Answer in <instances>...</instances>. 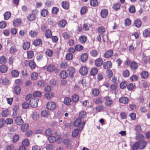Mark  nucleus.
Instances as JSON below:
<instances>
[{"mask_svg":"<svg viewBox=\"0 0 150 150\" xmlns=\"http://www.w3.org/2000/svg\"><path fill=\"white\" fill-rule=\"evenodd\" d=\"M112 63L111 61H107L104 62L103 64V67L104 69H110L112 66Z\"/></svg>","mask_w":150,"mask_h":150,"instance_id":"423d86ee","label":"nucleus"},{"mask_svg":"<svg viewBox=\"0 0 150 150\" xmlns=\"http://www.w3.org/2000/svg\"><path fill=\"white\" fill-rule=\"evenodd\" d=\"M47 70L49 72H54L55 73H57L59 71V70L57 69L55 65L52 64H50L47 66Z\"/></svg>","mask_w":150,"mask_h":150,"instance_id":"7ed1b4c3","label":"nucleus"},{"mask_svg":"<svg viewBox=\"0 0 150 150\" xmlns=\"http://www.w3.org/2000/svg\"><path fill=\"white\" fill-rule=\"evenodd\" d=\"M105 102V105L106 106L111 107L113 104V101L112 98L108 96H105L104 98Z\"/></svg>","mask_w":150,"mask_h":150,"instance_id":"f03ea898","label":"nucleus"},{"mask_svg":"<svg viewBox=\"0 0 150 150\" xmlns=\"http://www.w3.org/2000/svg\"><path fill=\"white\" fill-rule=\"evenodd\" d=\"M68 72L69 75L71 76H73L75 72V69L73 67H70L68 69Z\"/></svg>","mask_w":150,"mask_h":150,"instance_id":"4c0bfd02","label":"nucleus"},{"mask_svg":"<svg viewBox=\"0 0 150 150\" xmlns=\"http://www.w3.org/2000/svg\"><path fill=\"white\" fill-rule=\"evenodd\" d=\"M80 73L82 75H85L88 73V69L85 66H82L79 69Z\"/></svg>","mask_w":150,"mask_h":150,"instance_id":"1a4fd4ad","label":"nucleus"},{"mask_svg":"<svg viewBox=\"0 0 150 150\" xmlns=\"http://www.w3.org/2000/svg\"><path fill=\"white\" fill-rule=\"evenodd\" d=\"M45 54L48 57H51L53 55V52L52 50L50 49H48L46 51Z\"/></svg>","mask_w":150,"mask_h":150,"instance_id":"b1692460","label":"nucleus"},{"mask_svg":"<svg viewBox=\"0 0 150 150\" xmlns=\"http://www.w3.org/2000/svg\"><path fill=\"white\" fill-rule=\"evenodd\" d=\"M69 3L67 1H63L62 3V7L65 9H67L69 8Z\"/></svg>","mask_w":150,"mask_h":150,"instance_id":"37998d69","label":"nucleus"},{"mask_svg":"<svg viewBox=\"0 0 150 150\" xmlns=\"http://www.w3.org/2000/svg\"><path fill=\"white\" fill-rule=\"evenodd\" d=\"M28 127L29 126L28 124H24L21 125V129L23 132H24L27 131L28 128Z\"/></svg>","mask_w":150,"mask_h":150,"instance_id":"864d4df0","label":"nucleus"},{"mask_svg":"<svg viewBox=\"0 0 150 150\" xmlns=\"http://www.w3.org/2000/svg\"><path fill=\"white\" fill-rule=\"evenodd\" d=\"M48 13V11L47 9H43L41 11V14L42 16L45 17L47 15Z\"/></svg>","mask_w":150,"mask_h":150,"instance_id":"8fccbe9b","label":"nucleus"},{"mask_svg":"<svg viewBox=\"0 0 150 150\" xmlns=\"http://www.w3.org/2000/svg\"><path fill=\"white\" fill-rule=\"evenodd\" d=\"M131 21L129 18L126 19L124 21V24L125 26L130 25L131 24Z\"/></svg>","mask_w":150,"mask_h":150,"instance_id":"5fc2aeb1","label":"nucleus"},{"mask_svg":"<svg viewBox=\"0 0 150 150\" xmlns=\"http://www.w3.org/2000/svg\"><path fill=\"white\" fill-rule=\"evenodd\" d=\"M122 75L123 76L124 78L128 77L129 76L130 72L128 69H126L123 71Z\"/></svg>","mask_w":150,"mask_h":150,"instance_id":"c9c22d12","label":"nucleus"},{"mask_svg":"<svg viewBox=\"0 0 150 150\" xmlns=\"http://www.w3.org/2000/svg\"><path fill=\"white\" fill-rule=\"evenodd\" d=\"M99 93L100 91L98 89L94 88L92 91V94L95 97L98 96Z\"/></svg>","mask_w":150,"mask_h":150,"instance_id":"a878e982","label":"nucleus"},{"mask_svg":"<svg viewBox=\"0 0 150 150\" xmlns=\"http://www.w3.org/2000/svg\"><path fill=\"white\" fill-rule=\"evenodd\" d=\"M4 19L5 20L9 19L11 16V13L9 11H6L4 14Z\"/></svg>","mask_w":150,"mask_h":150,"instance_id":"cd10ccee","label":"nucleus"},{"mask_svg":"<svg viewBox=\"0 0 150 150\" xmlns=\"http://www.w3.org/2000/svg\"><path fill=\"white\" fill-rule=\"evenodd\" d=\"M15 122L18 125H21L23 123V121L20 116L17 117L16 118Z\"/></svg>","mask_w":150,"mask_h":150,"instance_id":"f3484780","label":"nucleus"},{"mask_svg":"<svg viewBox=\"0 0 150 150\" xmlns=\"http://www.w3.org/2000/svg\"><path fill=\"white\" fill-rule=\"evenodd\" d=\"M8 70V67L5 65H2L0 66V71L2 73L6 72Z\"/></svg>","mask_w":150,"mask_h":150,"instance_id":"e433bc0d","label":"nucleus"},{"mask_svg":"<svg viewBox=\"0 0 150 150\" xmlns=\"http://www.w3.org/2000/svg\"><path fill=\"white\" fill-rule=\"evenodd\" d=\"M14 91L16 94L19 95L21 92L20 87L18 86H15L14 88Z\"/></svg>","mask_w":150,"mask_h":150,"instance_id":"de8ad7c7","label":"nucleus"},{"mask_svg":"<svg viewBox=\"0 0 150 150\" xmlns=\"http://www.w3.org/2000/svg\"><path fill=\"white\" fill-rule=\"evenodd\" d=\"M121 5L119 3H116L113 4L112 8L115 11H117L120 7Z\"/></svg>","mask_w":150,"mask_h":150,"instance_id":"ea45409f","label":"nucleus"},{"mask_svg":"<svg viewBox=\"0 0 150 150\" xmlns=\"http://www.w3.org/2000/svg\"><path fill=\"white\" fill-rule=\"evenodd\" d=\"M73 58V55L72 54L68 53L66 55L65 58L68 61L71 60Z\"/></svg>","mask_w":150,"mask_h":150,"instance_id":"052dcab7","label":"nucleus"},{"mask_svg":"<svg viewBox=\"0 0 150 150\" xmlns=\"http://www.w3.org/2000/svg\"><path fill=\"white\" fill-rule=\"evenodd\" d=\"M106 76L109 78H110L113 76L112 71L110 69H107L106 71Z\"/></svg>","mask_w":150,"mask_h":150,"instance_id":"72a5a7b5","label":"nucleus"},{"mask_svg":"<svg viewBox=\"0 0 150 150\" xmlns=\"http://www.w3.org/2000/svg\"><path fill=\"white\" fill-rule=\"evenodd\" d=\"M36 66V64L33 60H31L29 62V66L31 69H33L35 68Z\"/></svg>","mask_w":150,"mask_h":150,"instance_id":"79ce46f5","label":"nucleus"},{"mask_svg":"<svg viewBox=\"0 0 150 150\" xmlns=\"http://www.w3.org/2000/svg\"><path fill=\"white\" fill-rule=\"evenodd\" d=\"M29 34L31 37H35L38 34V31L37 30H31L29 31Z\"/></svg>","mask_w":150,"mask_h":150,"instance_id":"412c9836","label":"nucleus"},{"mask_svg":"<svg viewBox=\"0 0 150 150\" xmlns=\"http://www.w3.org/2000/svg\"><path fill=\"white\" fill-rule=\"evenodd\" d=\"M21 20L20 19L17 18L13 21V25L15 27H17L21 24Z\"/></svg>","mask_w":150,"mask_h":150,"instance_id":"c756f323","label":"nucleus"},{"mask_svg":"<svg viewBox=\"0 0 150 150\" xmlns=\"http://www.w3.org/2000/svg\"><path fill=\"white\" fill-rule=\"evenodd\" d=\"M45 96L47 99L50 100L53 97V95L52 93H46Z\"/></svg>","mask_w":150,"mask_h":150,"instance_id":"e2e57ef3","label":"nucleus"},{"mask_svg":"<svg viewBox=\"0 0 150 150\" xmlns=\"http://www.w3.org/2000/svg\"><path fill=\"white\" fill-rule=\"evenodd\" d=\"M119 101L120 103L126 104L129 102V99L126 97L122 96L119 98Z\"/></svg>","mask_w":150,"mask_h":150,"instance_id":"f8f14e48","label":"nucleus"},{"mask_svg":"<svg viewBox=\"0 0 150 150\" xmlns=\"http://www.w3.org/2000/svg\"><path fill=\"white\" fill-rule=\"evenodd\" d=\"M79 117L84 119L86 117V112L84 111H82L79 112Z\"/></svg>","mask_w":150,"mask_h":150,"instance_id":"603ef678","label":"nucleus"},{"mask_svg":"<svg viewBox=\"0 0 150 150\" xmlns=\"http://www.w3.org/2000/svg\"><path fill=\"white\" fill-rule=\"evenodd\" d=\"M103 61L101 58H97L95 61V65L97 67H100L103 64Z\"/></svg>","mask_w":150,"mask_h":150,"instance_id":"9d476101","label":"nucleus"},{"mask_svg":"<svg viewBox=\"0 0 150 150\" xmlns=\"http://www.w3.org/2000/svg\"><path fill=\"white\" fill-rule=\"evenodd\" d=\"M35 16L34 13H31L29 14L27 17L28 20L30 21H32L35 20Z\"/></svg>","mask_w":150,"mask_h":150,"instance_id":"09e8293b","label":"nucleus"},{"mask_svg":"<svg viewBox=\"0 0 150 150\" xmlns=\"http://www.w3.org/2000/svg\"><path fill=\"white\" fill-rule=\"evenodd\" d=\"M60 67L62 69H66L67 67H68L67 63L66 62H62L60 64Z\"/></svg>","mask_w":150,"mask_h":150,"instance_id":"338daca9","label":"nucleus"},{"mask_svg":"<svg viewBox=\"0 0 150 150\" xmlns=\"http://www.w3.org/2000/svg\"><path fill=\"white\" fill-rule=\"evenodd\" d=\"M11 74L14 77H18L19 75V72L16 70H13L11 71Z\"/></svg>","mask_w":150,"mask_h":150,"instance_id":"a18cd8bd","label":"nucleus"},{"mask_svg":"<svg viewBox=\"0 0 150 150\" xmlns=\"http://www.w3.org/2000/svg\"><path fill=\"white\" fill-rule=\"evenodd\" d=\"M71 99L73 102L76 103L79 101V96L77 94H74L72 96Z\"/></svg>","mask_w":150,"mask_h":150,"instance_id":"a19ab883","label":"nucleus"},{"mask_svg":"<svg viewBox=\"0 0 150 150\" xmlns=\"http://www.w3.org/2000/svg\"><path fill=\"white\" fill-rule=\"evenodd\" d=\"M38 76V75L37 73L34 72L31 74V78L32 79L35 80L37 79Z\"/></svg>","mask_w":150,"mask_h":150,"instance_id":"680f3d73","label":"nucleus"},{"mask_svg":"<svg viewBox=\"0 0 150 150\" xmlns=\"http://www.w3.org/2000/svg\"><path fill=\"white\" fill-rule=\"evenodd\" d=\"M23 47L24 50H28L30 47V43L29 42H24L23 44Z\"/></svg>","mask_w":150,"mask_h":150,"instance_id":"473e14b6","label":"nucleus"},{"mask_svg":"<svg viewBox=\"0 0 150 150\" xmlns=\"http://www.w3.org/2000/svg\"><path fill=\"white\" fill-rule=\"evenodd\" d=\"M67 73L65 70H62L61 71L59 74V76L60 78L63 79H65L67 76Z\"/></svg>","mask_w":150,"mask_h":150,"instance_id":"2eb2a0df","label":"nucleus"},{"mask_svg":"<svg viewBox=\"0 0 150 150\" xmlns=\"http://www.w3.org/2000/svg\"><path fill=\"white\" fill-rule=\"evenodd\" d=\"M67 22L65 19H63L59 21L57 25L59 27L61 28H64L67 24Z\"/></svg>","mask_w":150,"mask_h":150,"instance_id":"6e6552de","label":"nucleus"},{"mask_svg":"<svg viewBox=\"0 0 150 150\" xmlns=\"http://www.w3.org/2000/svg\"><path fill=\"white\" fill-rule=\"evenodd\" d=\"M103 102V99L101 97L97 98L95 101V103L97 105L102 104Z\"/></svg>","mask_w":150,"mask_h":150,"instance_id":"4d7b16f0","label":"nucleus"},{"mask_svg":"<svg viewBox=\"0 0 150 150\" xmlns=\"http://www.w3.org/2000/svg\"><path fill=\"white\" fill-rule=\"evenodd\" d=\"M143 35L144 37L146 38L150 36V30L149 28L144 30L143 32Z\"/></svg>","mask_w":150,"mask_h":150,"instance_id":"aec40b11","label":"nucleus"},{"mask_svg":"<svg viewBox=\"0 0 150 150\" xmlns=\"http://www.w3.org/2000/svg\"><path fill=\"white\" fill-rule=\"evenodd\" d=\"M139 64L135 61L131 62L130 65V68L133 71L136 70L138 67Z\"/></svg>","mask_w":150,"mask_h":150,"instance_id":"9b49d317","label":"nucleus"},{"mask_svg":"<svg viewBox=\"0 0 150 150\" xmlns=\"http://www.w3.org/2000/svg\"><path fill=\"white\" fill-rule=\"evenodd\" d=\"M83 47L82 45H77L75 47V50L78 51H80L83 50Z\"/></svg>","mask_w":150,"mask_h":150,"instance_id":"bf43d9fd","label":"nucleus"},{"mask_svg":"<svg viewBox=\"0 0 150 150\" xmlns=\"http://www.w3.org/2000/svg\"><path fill=\"white\" fill-rule=\"evenodd\" d=\"M98 72L97 69L96 67L93 68L90 71V75L93 76H95Z\"/></svg>","mask_w":150,"mask_h":150,"instance_id":"bb28decb","label":"nucleus"},{"mask_svg":"<svg viewBox=\"0 0 150 150\" xmlns=\"http://www.w3.org/2000/svg\"><path fill=\"white\" fill-rule=\"evenodd\" d=\"M144 138V136L143 134H137L136 136V138L138 141L142 140Z\"/></svg>","mask_w":150,"mask_h":150,"instance_id":"6e6d98bb","label":"nucleus"},{"mask_svg":"<svg viewBox=\"0 0 150 150\" xmlns=\"http://www.w3.org/2000/svg\"><path fill=\"white\" fill-rule=\"evenodd\" d=\"M71 99L69 97H66L64 98V103L65 105L67 106L70 105H71Z\"/></svg>","mask_w":150,"mask_h":150,"instance_id":"5701e85b","label":"nucleus"},{"mask_svg":"<svg viewBox=\"0 0 150 150\" xmlns=\"http://www.w3.org/2000/svg\"><path fill=\"white\" fill-rule=\"evenodd\" d=\"M7 62V59L6 57L2 55L0 57V64H5Z\"/></svg>","mask_w":150,"mask_h":150,"instance_id":"7c9ffc66","label":"nucleus"},{"mask_svg":"<svg viewBox=\"0 0 150 150\" xmlns=\"http://www.w3.org/2000/svg\"><path fill=\"white\" fill-rule=\"evenodd\" d=\"M90 5L93 6H96L98 5V2L97 0H90Z\"/></svg>","mask_w":150,"mask_h":150,"instance_id":"c03bdc74","label":"nucleus"},{"mask_svg":"<svg viewBox=\"0 0 150 150\" xmlns=\"http://www.w3.org/2000/svg\"><path fill=\"white\" fill-rule=\"evenodd\" d=\"M113 52L112 50H109L106 51L103 54V57L105 58H109L113 54Z\"/></svg>","mask_w":150,"mask_h":150,"instance_id":"0eeeda50","label":"nucleus"},{"mask_svg":"<svg viewBox=\"0 0 150 150\" xmlns=\"http://www.w3.org/2000/svg\"><path fill=\"white\" fill-rule=\"evenodd\" d=\"M79 133V130L78 129H74L72 132V135L73 137H77Z\"/></svg>","mask_w":150,"mask_h":150,"instance_id":"13d9d810","label":"nucleus"},{"mask_svg":"<svg viewBox=\"0 0 150 150\" xmlns=\"http://www.w3.org/2000/svg\"><path fill=\"white\" fill-rule=\"evenodd\" d=\"M140 76L142 78L145 79L147 78L149 75L148 73L146 71H143L140 73Z\"/></svg>","mask_w":150,"mask_h":150,"instance_id":"2f4dec72","label":"nucleus"},{"mask_svg":"<svg viewBox=\"0 0 150 150\" xmlns=\"http://www.w3.org/2000/svg\"><path fill=\"white\" fill-rule=\"evenodd\" d=\"M34 56V52L32 51H28L27 52V57L28 59L32 58Z\"/></svg>","mask_w":150,"mask_h":150,"instance_id":"49530a36","label":"nucleus"},{"mask_svg":"<svg viewBox=\"0 0 150 150\" xmlns=\"http://www.w3.org/2000/svg\"><path fill=\"white\" fill-rule=\"evenodd\" d=\"M46 107L49 110H54L56 107V104L55 103L52 101L48 102L46 105Z\"/></svg>","mask_w":150,"mask_h":150,"instance_id":"39448f33","label":"nucleus"},{"mask_svg":"<svg viewBox=\"0 0 150 150\" xmlns=\"http://www.w3.org/2000/svg\"><path fill=\"white\" fill-rule=\"evenodd\" d=\"M139 148L141 149L144 148L146 145V142L142 140L139 143Z\"/></svg>","mask_w":150,"mask_h":150,"instance_id":"c85d7f7f","label":"nucleus"},{"mask_svg":"<svg viewBox=\"0 0 150 150\" xmlns=\"http://www.w3.org/2000/svg\"><path fill=\"white\" fill-rule=\"evenodd\" d=\"M53 133L52 130L50 128L47 129L45 132V135L49 137L51 136Z\"/></svg>","mask_w":150,"mask_h":150,"instance_id":"3c124183","label":"nucleus"},{"mask_svg":"<svg viewBox=\"0 0 150 150\" xmlns=\"http://www.w3.org/2000/svg\"><path fill=\"white\" fill-rule=\"evenodd\" d=\"M108 14V11L107 9H103L100 12V14L101 17L103 18H106Z\"/></svg>","mask_w":150,"mask_h":150,"instance_id":"ddd939ff","label":"nucleus"},{"mask_svg":"<svg viewBox=\"0 0 150 150\" xmlns=\"http://www.w3.org/2000/svg\"><path fill=\"white\" fill-rule=\"evenodd\" d=\"M38 98H33L30 101V104L32 107L36 108L38 106Z\"/></svg>","mask_w":150,"mask_h":150,"instance_id":"20e7f679","label":"nucleus"},{"mask_svg":"<svg viewBox=\"0 0 150 150\" xmlns=\"http://www.w3.org/2000/svg\"><path fill=\"white\" fill-rule=\"evenodd\" d=\"M90 54L91 57H96L98 55V52L96 50L92 49L90 51Z\"/></svg>","mask_w":150,"mask_h":150,"instance_id":"4468645a","label":"nucleus"},{"mask_svg":"<svg viewBox=\"0 0 150 150\" xmlns=\"http://www.w3.org/2000/svg\"><path fill=\"white\" fill-rule=\"evenodd\" d=\"M97 31L100 34H103L105 32V29L103 26H100L98 28Z\"/></svg>","mask_w":150,"mask_h":150,"instance_id":"4be33fe9","label":"nucleus"},{"mask_svg":"<svg viewBox=\"0 0 150 150\" xmlns=\"http://www.w3.org/2000/svg\"><path fill=\"white\" fill-rule=\"evenodd\" d=\"M9 111L8 109L4 110L1 112V116L3 117H7L9 114Z\"/></svg>","mask_w":150,"mask_h":150,"instance_id":"393cba45","label":"nucleus"},{"mask_svg":"<svg viewBox=\"0 0 150 150\" xmlns=\"http://www.w3.org/2000/svg\"><path fill=\"white\" fill-rule=\"evenodd\" d=\"M88 58V55L86 53H83L81 56V60L82 62H85Z\"/></svg>","mask_w":150,"mask_h":150,"instance_id":"dca6fc26","label":"nucleus"},{"mask_svg":"<svg viewBox=\"0 0 150 150\" xmlns=\"http://www.w3.org/2000/svg\"><path fill=\"white\" fill-rule=\"evenodd\" d=\"M42 43V41L40 39H38L35 40L33 42V45L35 46L39 45Z\"/></svg>","mask_w":150,"mask_h":150,"instance_id":"f704fd0d","label":"nucleus"},{"mask_svg":"<svg viewBox=\"0 0 150 150\" xmlns=\"http://www.w3.org/2000/svg\"><path fill=\"white\" fill-rule=\"evenodd\" d=\"M135 26L137 28H139L142 25L141 21L138 19H136L134 21Z\"/></svg>","mask_w":150,"mask_h":150,"instance_id":"58836bf2","label":"nucleus"},{"mask_svg":"<svg viewBox=\"0 0 150 150\" xmlns=\"http://www.w3.org/2000/svg\"><path fill=\"white\" fill-rule=\"evenodd\" d=\"M129 11L131 13H134L135 12L136 10L135 6L134 5H131L129 8Z\"/></svg>","mask_w":150,"mask_h":150,"instance_id":"774afa93","label":"nucleus"},{"mask_svg":"<svg viewBox=\"0 0 150 150\" xmlns=\"http://www.w3.org/2000/svg\"><path fill=\"white\" fill-rule=\"evenodd\" d=\"M87 37L84 35H81L79 38V41L81 44H84L86 41Z\"/></svg>","mask_w":150,"mask_h":150,"instance_id":"6ab92c4d","label":"nucleus"},{"mask_svg":"<svg viewBox=\"0 0 150 150\" xmlns=\"http://www.w3.org/2000/svg\"><path fill=\"white\" fill-rule=\"evenodd\" d=\"M52 35V32L49 29L46 30L45 33V36L47 38H50Z\"/></svg>","mask_w":150,"mask_h":150,"instance_id":"a211bd4d","label":"nucleus"},{"mask_svg":"<svg viewBox=\"0 0 150 150\" xmlns=\"http://www.w3.org/2000/svg\"><path fill=\"white\" fill-rule=\"evenodd\" d=\"M81 120L80 117H78L75 120L74 122V125L75 126L78 127L79 130H81L83 128L85 124L84 121L81 122Z\"/></svg>","mask_w":150,"mask_h":150,"instance_id":"f257e3e1","label":"nucleus"},{"mask_svg":"<svg viewBox=\"0 0 150 150\" xmlns=\"http://www.w3.org/2000/svg\"><path fill=\"white\" fill-rule=\"evenodd\" d=\"M63 35L64 38L67 40L69 39L71 37L70 34L69 33L66 32H64L63 33Z\"/></svg>","mask_w":150,"mask_h":150,"instance_id":"69168bd1","label":"nucleus"},{"mask_svg":"<svg viewBox=\"0 0 150 150\" xmlns=\"http://www.w3.org/2000/svg\"><path fill=\"white\" fill-rule=\"evenodd\" d=\"M135 87V84L131 83L127 85V88L128 90L131 91Z\"/></svg>","mask_w":150,"mask_h":150,"instance_id":"0e129e2a","label":"nucleus"}]
</instances>
